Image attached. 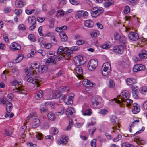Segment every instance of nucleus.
<instances>
[{"instance_id":"1","label":"nucleus","mask_w":147,"mask_h":147,"mask_svg":"<svg viewBox=\"0 0 147 147\" xmlns=\"http://www.w3.org/2000/svg\"><path fill=\"white\" fill-rule=\"evenodd\" d=\"M111 69L110 64L106 62L103 64L102 68V74L103 76H107L109 74Z\"/></svg>"},{"instance_id":"2","label":"nucleus","mask_w":147,"mask_h":147,"mask_svg":"<svg viewBox=\"0 0 147 147\" xmlns=\"http://www.w3.org/2000/svg\"><path fill=\"white\" fill-rule=\"evenodd\" d=\"M103 12L102 8L99 7H94L92 9L91 15L93 17H96Z\"/></svg>"},{"instance_id":"3","label":"nucleus","mask_w":147,"mask_h":147,"mask_svg":"<svg viewBox=\"0 0 147 147\" xmlns=\"http://www.w3.org/2000/svg\"><path fill=\"white\" fill-rule=\"evenodd\" d=\"M98 60L96 59H91L88 64V68L90 71H93L98 66Z\"/></svg>"},{"instance_id":"4","label":"nucleus","mask_w":147,"mask_h":147,"mask_svg":"<svg viewBox=\"0 0 147 147\" xmlns=\"http://www.w3.org/2000/svg\"><path fill=\"white\" fill-rule=\"evenodd\" d=\"M85 59L82 56H75L74 60L76 66H78L83 65L85 62Z\"/></svg>"},{"instance_id":"5","label":"nucleus","mask_w":147,"mask_h":147,"mask_svg":"<svg viewBox=\"0 0 147 147\" xmlns=\"http://www.w3.org/2000/svg\"><path fill=\"white\" fill-rule=\"evenodd\" d=\"M46 106L48 107L53 108L54 105L51 102H48L46 103L45 106L41 105L40 107V109L41 112H47L48 111V108H47Z\"/></svg>"},{"instance_id":"6","label":"nucleus","mask_w":147,"mask_h":147,"mask_svg":"<svg viewBox=\"0 0 147 147\" xmlns=\"http://www.w3.org/2000/svg\"><path fill=\"white\" fill-rule=\"evenodd\" d=\"M129 96V94L128 91L126 90L123 91L120 95L121 103L125 102V100L128 98Z\"/></svg>"},{"instance_id":"7","label":"nucleus","mask_w":147,"mask_h":147,"mask_svg":"<svg viewBox=\"0 0 147 147\" xmlns=\"http://www.w3.org/2000/svg\"><path fill=\"white\" fill-rule=\"evenodd\" d=\"M74 96V94L71 93L68 96L66 95V97L64 99V102L67 105L72 104L73 102V98Z\"/></svg>"},{"instance_id":"8","label":"nucleus","mask_w":147,"mask_h":147,"mask_svg":"<svg viewBox=\"0 0 147 147\" xmlns=\"http://www.w3.org/2000/svg\"><path fill=\"white\" fill-rule=\"evenodd\" d=\"M74 73L77 74L76 75L78 78L79 79L82 78L83 71L81 67L76 66V67L74 68Z\"/></svg>"},{"instance_id":"9","label":"nucleus","mask_w":147,"mask_h":147,"mask_svg":"<svg viewBox=\"0 0 147 147\" xmlns=\"http://www.w3.org/2000/svg\"><path fill=\"white\" fill-rule=\"evenodd\" d=\"M113 51L116 54H122L124 51V47L122 45L115 46L113 48Z\"/></svg>"},{"instance_id":"10","label":"nucleus","mask_w":147,"mask_h":147,"mask_svg":"<svg viewBox=\"0 0 147 147\" xmlns=\"http://www.w3.org/2000/svg\"><path fill=\"white\" fill-rule=\"evenodd\" d=\"M26 80H27L28 82L32 83L34 84L38 85L39 83V82L41 80V78L38 77H36L35 80H34L32 77H26Z\"/></svg>"},{"instance_id":"11","label":"nucleus","mask_w":147,"mask_h":147,"mask_svg":"<svg viewBox=\"0 0 147 147\" xmlns=\"http://www.w3.org/2000/svg\"><path fill=\"white\" fill-rule=\"evenodd\" d=\"M145 66L143 65L138 64L135 65L133 68V71L135 72H137L139 71H142L145 69Z\"/></svg>"},{"instance_id":"12","label":"nucleus","mask_w":147,"mask_h":147,"mask_svg":"<svg viewBox=\"0 0 147 147\" xmlns=\"http://www.w3.org/2000/svg\"><path fill=\"white\" fill-rule=\"evenodd\" d=\"M129 39L133 41H136L139 38L138 34L135 32H130L128 34Z\"/></svg>"},{"instance_id":"13","label":"nucleus","mask_w":147,"mask_h":147,"mask_svg":"<svg viewBox=\"0 0 147 147\" xmlns=\"http://www.w3.org/2000/svg\"><path fill=\"white\" fill-rule=\"evenodd\" d=\"M25 71L26 75V77H33L35 78L37 77L36 74L32 69H28L26 68L25 69Z\"/></svg>"},{"instance_id":"14","label":"nucleus","mask_w":147,"mask_h":147,"mask_svg":"<svg viewBox=\"0 0 147 147\" xmlns=\"http://www.w3.org/2000/svg\"><path fill=\"white\" fill-rule=\"evenodd\" d=\"M111 122L113 125H114L116 127L117 126L118 128L119 127L118 125V121L117 117L115 116H112L111 118Z\"/></svg>"},{"instance_id":"15","label":"nucleus","mask_w":147,"mask_h":147,"mask_svg":"<svg viewBox=\"0 0 147 147\" xmlns=\"http://www.w3.org/2000/svg\"><path fill=\"white\" fill-rule=\"evenodd\" d=\"M13 92L15 93H18L20 94H25L26 93V91L20 88V87H16V88L13 89Z\"/></svg>"},{"instance_id":"16","label":"nucleus","mask_w":147,"mask_h":147,"mask_svg":"<svg viewBox=\"0 0 147 147\" xmlns=\"http://www.w3.org/2000/svg\"><path fill=\"white\" fill-rule=\"evenodd\" d=\"M40 124V121L38 119L33 118L32 127L33 128L38 127Z\"/></svg>"},{"instance_id":"17","label":"nucleus","mask_w":147,"mask_h":147,"mask_svg":"<svg viewBox=\"0 0 147 147\" xmlns=\"http://www.w3.org/2000/svg\"><path fill=\"white\" fill-rule=\"evenodd\" d=\"M11 48L13 50L15 51L20 49L21 47L18 43L13 42L11 45Z\"/></svg>"},{"instance_id":"18","label":"nucleus","mask_w":147,"mask_h":147,"mask_svg":"<svg viewBox=\"0 0 147 147\" xmlns=\"http://www.w3.org/2000/svg\"><path fill=\"white\" fill-rule=\"evenodd\" d=\"M73 53V51L71 49H69V48L64 49L63 54L65 55V57H71V55Z\"/></svg>"},{"instance_id":"19","label":"nucleus","mask_w":147,"mask_h":147,"mask_svg":"<svg viewBox=\"0 0 147 147\" xmlns=\"http://www.w3.org/2000/svg\"><path fill=\"white\" fill-rule=\"evenodd\" d=\"M139 56L141 59L146 58H147V51L145 50H142L139 54Z\"/></svg>"},{"instance_id":"20","label":"nucleus","mask_w":147,"mask_h":147,"mask_svg":"<svg viewBox=\"0 0 147 147\" xmlns=\"http://www.w3.org/2000/svg\"><path fill=\"white\" fill-rule=\"evenodd\" d=\"M74 112V109L73 108L70 107L67 108L66 111V114L68 117H70Z\"/></svg>"},{"instance_id":"21","label":"nucleus","mask_w":147,"mask_h":147,"mask_svg":"<svg viewBox=\"0 0 147 147\" xmlns=\"http://www.w3.org/2000/svg\"><path fill=\"white\" fill-rule=\"evenodd\" d=\"M84 24L86 26L89 27H92L94 25L93 22L90 20H86L84 22Z\"/></svg>"},{"instance_id":"22","label":"nucleus","mask_w":147,"mask_h":147,"mask_svg":"<svg viewBox=\"0 0 147 147\" xmlns=\"http://www.w3.org/2000/svg\"><path fill=\"white\" fill-rule=\"evenodd\" d=\"M67 138H66L65 136H63L62 137H61L59 140V144H65L67 142Z\"/></svg>"},{"instance_id":"23","label":"nucleus","mask_w":147,"mask_h":147,"mask_svg":"<svg viewBox=\"0 0 147 147\" xmlns=\"http://www.w3.org/2000/svg\"><path fill=\"white\" fill-rule=\"evenodd\" d=\"M120 65L123 68H127L129 67L128 62L125 59H122L121 61Z\"/></svg>"},{"instance_id":"24","label":"nucleus","mask_w":147,"mask_h":147,"mask_svg":"<svg viewBox=\"0 0 147 147\" xmlns=\"http://www.w3.org/2000/svg\"><path fill=\"white\" fill-rule=\"evenodd\" d=\"M134 141L138 144L143 145L145 143V142L144 140H142L140 138L138 137L135 138Z\"/></svg>"},{"instance_id":"25","label":"nucleus","mask_w":147,"mask_h":147,"mask_svg":"<svg viewBox=\"0 0 147 147\" xmlns=\"http://www.w3.org/2000/svg\"><path fill=\"white\" fill-rule=\"evenodd\" d=\"M64 108L62 105H60L59 109H58V111L56 112V114L58 115L63 114L64 112Z\"/></svg>"},{"instance_id":"26","label":"nucleus","mask_w":147,"mask_h":147,"mask_svg":"<svg viewBox=\"0 0 147 147\" xmlns=\"http://www.w3.org/2000/svg\"><path fill=\"white\" fill-rule=\"evenodd\" d=\"M23 56L22 54H19L16 58L13 60V62L15 63H19L23 59Z\"/></svg>"},{"instance_id":"27","label":"nucleus","mask_w":147,"mask_h":147,"mask_svg":"<svg viewBox=\"0 0 147 147\" xmlns=\"http://www.w3.org/2000/svg\"><path fill=\"white\" fill-rule=\"evenodd\" d=\"M91 101L92 105L94 106H97L100 103L97 98L95 97L92 98Z\"/></svg>"},{"instance_id":"28","label":"nucleus","mask_w":147,"mask_h":147,"mask_svg":"<svg viewBox=\"0 0 147 147\" xmlns=\"http://www.w3.org/2000/svg\"><path fill=\"white\" fill-rule=\"evenodd\" d=\"M13 129L11 127H9L5 131V135L7 136H10L13 133Z\"/></svg>"},{"instance_id":"29","label":"nucleus","mask_w":147,"mask_h":147,"mask_svg":"<svg viewBox=\"0 0 147 147\" xmlns=\"http://www.w3.org/2000/svg\"><path fill=\"white\" fill-rule=\"evenodd\" d=\"M22 83L20 81H19L17 80H15L11 83L12 86H15L17 87L21 86Z\"/></svg>"},{"instance_id":"30","label":"nucleus","mask_w":147,"mask_h":147,"mask_svg":"<svg viewBox=\"0 0 147 147\" xmlns=\"http://www.w3.org/2000/svg\"><path fill=\"white\" fill-rule=\"evenodd\" d=\"M43 94V92L42 90H40L37 93L35 96L36 99L37 100H39L41 99L42 97Z\"/></svg>"},{"instance_id":"31","label":"nucleus","mask_w":147,"mask_h":147,"mask_svg":"<svg viewBox=\"0 0 147 147\" xmlns=\"http://www.w3.org/2000/svg\"><path fill=\"white\" fill-rule=\"evenodd\" d=\"M133 109H132V112L134 114H136L140 111V108L139 106L136 104H134Z\"/></svg>"},{"instance_id":"32","label":"nucleus","mask_w":147,"mask_h":147,"mask_svg":"<svg viewBox=\"0 0 147 147\" xmlns=\"http://www.w3.org/2000/svg\"><path fill=\"white\" fill-rule=\"evenodd\" d=\"M15 4L16 6L18 7H22L25 5L21 0H16Z\"/></svg>"},{"instance_id":"33","label":"nucleus","mask_w":147,"mask_h":147,"mask_svg":"<svg viewBox=\"0 0 147 147\" xmlns=\"http://www.w3.org/2000/svg\"><path fill=\"white\" fill-rule=\"evenodd\" d=\"M59 35L62 41L65 42L67 40L68 37L65 33H61Z\"/></svg>"},{"instance_id":"34","label":"nucleus","mask_w":147,"mask_h":147,"mask_svg":"<svg viewBox=\"0 0 147 147\" xmlns=\"http://www.w3.org/2000/svg\"><path fill=\"white\" fill-rule=\"evenodd\" d=\"M28 23L30 24H33L36 22L35 17L32 16H30L28 18Z\"/></svg>"},{"instance_id":"35","label":"nucleus","mask_w":147,"mask_h":147,"mask_svg":"<svg viewBox=\"0 0 147 147\" xmlns=\"http://www.w3.org/2000/svg\"><path fill=\"white\" fill-rule=\"evenodd\" d=\"M12 105L11 102H9L7 104L6 106V109L8 113H10L12 109Z\"/></svg>"},{"instance_id":"36","label":"nucleus","mask_w":147,"mask_h":147,"mask_svg":"<svg viewBox=\"0 0 147 147\" xmlns=\"http://www.w3.org/2000/svg\"><path fill=\"white\" fill-rule=\"evenodd\" d=\"M134 79L133 78H128L126 79L127 84L128 85L134 84Z\"/></svg>"},{"instance_id":"37","label":"nucleus","mask_w":147,"mask_h":147,"mask_svg":"<svg viewBox=\"0 0 147 147\" xmlns=\"http://www.w3.org/2000/svg\"><path fill=\"white\" fill-rule=\"evenodd\" d=\"M113 1H110L105 2L104 3V6L105 8H108L110 6L114 4Z\"/></svg>"},{"instance_id":"38","label":"nucleus","mask_w":147,"mask_h":147,"mask_svg":"<svg viewBox=\"0 0 147 147\" xmlns=\"http://www.w3.org/2000/svg\"><path fill=\"white\" fill-rule=\"evenodd\" d=\"M48 70V67L46 65L42 66L39 71L42 73H45Z\"/></svg>"},{"instance_id":"39","label":"nucleus","mask_w":147,"mask_h":147,"mask_svg":"<svg viewBox=\"0 0 147 147\" xmlns=\"http://www.w3.org/2000/svg\"><path fill=\"white\" fill-rule=\"evenodd\" d=\"M46 63H51L55 64L56 63V61L54 58H52V57H49L47 59Z\"/></svg>"},{"instance_id":"40","label":"nucleus","mask_w":147,"mask_h":147,"mask_svg":"<svg viewBox=\"0 0 147 147\" xmlns=\"http://www.w3.org/2000/svg\"><path fill=\"white\" fill-rule=\"evenodd\" d=\"M43 47L47 49L51 48L52 46V44L51 43H48L47 42H43L42 43Z\"/></svg>"},{"instance_id":"41","label":"nucleus","mask_w":147,"mask_h":147,"mask_svg":"<svg viewBox=\"0 0 147 147\" xmlns=\"http://www.w3.org/2000/svg\"><path fill=\"white\" fill-rule=\"evenodd\" d=\"M140 92L143 94H144L147 92V87L146 86H142L139 89Z\"/></svg>"},{"instance_id":"42","label":"nucleus","mask_w":147,"mask_h":147,"mask_svg":"<svg viewBox=\"0 0 147 147\" xmlns=\"http://www.w3.org/2000/svg\"><path fill=\"white\" fill-rule=\"evenodd\" d=\"M48 118L51 120H54L55 119V117L53 114L52 113H49L47 115Z\"/></svg>"},{"instance_id":"43","label":"nucleus","mask_w":147,"mask_h":147,"mask_svg":"<svg viewBox=\"0 0 147 147\" xmlns=\"http://www.w3.org/2000/svg\"><path fill=\"white\" fill-rule=\"evenodd\" d=\"M58 54H59V55L57 57V60L58 61H60L64 58H66L65 55H64L63 53Z\"/></svg>"},{"instance_id":"44","label":"nucleus","mask_w":147,"mask_h":147,"mask_svg":"<svg viewBox=\"0 0 147 147\" xmlns=\"http://www.w3.org/2000/svg\"><path fill=\"white\" fill-rule=\"evenodd\" d=\"M122 147H134V146L133 145L129 143L125 142L122 144Z\"/></svg>"},{"instance_id":"45","label":"nucleus","mask_w":147,"mask_h":147,"mask_svg":"<svg viewBox=\"0 0 147 147\" xmlns=\"http://www.w3.org/2000/svg\"><path fill=\"white\" fill-rule=\"evenodd\" d=\"M66 95L61 94L60 93L58 94L57 95V98H59L60 99H61V100H63L64 101V99L65 98L66 96Z\"/></svg>"},{"instance_id":"46","label":"nucleus","mask_w":147,"mask_h":147,"mask_svg":"<svg viewBox=\"0 0 147 147\" xmlns=\"http://www.w3.org/2000/svg\"><path fill=\"white\" fill-rule=\"evenodd\" d=\"M125 102L126 103L127 106H129L131 103H132L133 101L131 99L127 98V99H126L125 100Z\"/></svg>"},{"instance_id":"47","label":"nucleus","mask_w":147,"mask_h":147,"mask_svg":"<svg viewBox=\"0 0 147 147\" xmlns=\"http://www.w3.org/2000/svg\"><path fill=\"white\" fill-rule=\"evenodd\" d=\"M117 103L119 104L121 103L120 100H117L116 99H114L113 100H111L110 102V104L111 105H113L115 103Z\"/></svg>"},{"instance_id":"48","label":"nucleus","mask_w":147,"mask_h":147,"mask_svg":"<svg viewBox=\"0 0 147 147\" xmlns=\"http://www.w3.org/2000/svg\"><path fill=\"white\" fill-rule=\"evenodd\" d=\"M64 49H63V47L62 46H60L59 47L57 51V54L63 53Z\"/></svg>"},{"instance_id":"49","label":"nucleus","mask_w":147,"mask_h":147,"mask_svg":"<svg viewBox=\"0 0 147 147\" xmlns=\"http://www.w3.org/2000/svg\"><path fill=\"white\" fill-rule=\"evenodd\" d=\"M26 127L25 125H23L22 126L20 129V132L22 134H24L26 130Z\"/></svg>"},{"instance_id":"50","label":"nucleus","mask_w":147,"mask_h":147,"mask_svg":"<svg viewBox=\"0 0 147 147\" xmlns=\"http://www.w3.org/2000/svg\"><path fill=\"white\" fill-rule=\"evenodd\" d=\"M28 37L29 39L31 41L34 42L36 41V39L34 38V36L32 34L29 35Z\"/></svg>"},{"instance_id":"51","label":"nucleus","mask_w":147,"mask_h":147,"mask_svg":"<svg viewBox=\"0 0 147 147\" xmlns=\"http://www.w3.org/2000/svg\"><path fill=\"white\" fill-rule=\"evenodd\" d=\"M121 135L120 134H119L117 135V137L113 139V140L114 142L118 141L121 138Z\"/></svg>"},{"instance_id":"52","label":"nucleus","mask_w":147,"mask_h":147,"mask_svg":"<svg viewBox=\"0 0 147 147\" xmlns=\"http://www.w3.org/2000/svg\"><path fill=\"white\" fill-rule=\"evenodd\" d=\"M130 11V9L129 7L126 6L125 7L124 12L125 14H127Z\"/></svg>"},{"instance_id":"53","label":"nucleus","mask_w":147,"mask_h":147,"mask_svg":"<svg viewBox=\"0 0 147 147\" xmlns=\"http://www.w3.org/2000/svg\"><path fill=\"white\" fill-rule=\"evenodd\" d=\"M109 87L111 88H113L115 86V83L112 80H109Z\"/></svg>"},{"instance_id":"54","label":"nucleus","mask_w":147,"mask_h":147,"mask_svg":"<svg viewBox=\"0 0 147 147\" xmlns=\"http://www.w3.org/2000/svg\"><path fill=\"white\" fill-rule=\"evenodd\" d=\"M85 41L83 40H79L76 42V44L78 45L83 44L84 43Z\"/></svg>"},{"instance_id":"55","label":"nucleus","mask_w":147,"mask_h":147,"mask_svg":"<svg viewBox=\"0 0 147 147\" xmlns=\"http://www.w3.org/2000/svg\"><path fill=\"white\" fill-rule=\"evenodd\" d=\"M96 140L95 139H93L91 142V145L92 147H96Z\"/></svg>"},{"instance_id":"56","label":"nucleus","mask_w":147,"mask_h":147,"mask_svg":"<svg viewBox=\"0 0 147 147\" xmlns=\"http://www.w3.org/2000/svg\"><path fill=\"white\" fill-rule=\"evenodd\" d=\"M42 134L41 133L38 132L37 133L36 136L39 140H41L42 139Z\"/></svg>"},{"instance_id":"57","label":"nucleus","mask_w":147,"mask_h":147,"mask_svg":"<svg viewBox=\"0 0 147 147\" xmlns=\"http://www.w3.org/2000/svg\"><path fill=\"white\" fill-rule=\"evenodd\" d=\"M94 120H92L91 123H90L88 124V126L90 127V126H93L96 123V121L95 120L93 119Z\"/></svg>"},{"instance_id":"58","label":"nucleus","mask_w":147,"mask_h":147,"mask_svg":"<svg viewBox=\"0 0 147 147\" xmlns=\"http://www.w3.org/2000/svg\"><path fill=\"white\" fill-rule=\"evenodd\" d=\"M22 12V10L19 9H16L14 11L15 13L17 15H19Z\"/></svg>"},{"instance_id":"59","label":"nucleus","mask_w":147,"mask_h":147,"mask_svg":"<svg viewBox=\"0 0 147 147\" xmlns=\"http://www.w3.org/2000/svg\"><path fill=\"white\" fill-rule=\"evenodd\" d=\"M91 110H86L85 111V112L83 113V115H91Z\"/></svg>"},{"instance_id":"60","label":"nucleus","mask_w":147,"mask_h":147,"mask_svg":"<svg viewBox=\"0 0 147 147\" xmlns=\"http://www.w3.org/2000/svg\"><path fill=\"white\" fill-rule=\"evenodd\" d=\"M121 37L119 34L117 33H115L114 34V39L115 40L119 41Z\"/></svg>"},{"instance_id":"61","label":"nucleus","mask_w":147,"mask_h":147,"mask_svg":"<svg viewBox=\"0 0 147 147\" xmlns=\"http://www.w3.org/2000/svg\"><path fill=\"white\" fill-rule=\"evenodd\" d=\"M80 13L81 14V16H82L84 17H85L86 16H88V12L84 11H80Z\"/></svg>"},{"instance_id":"62","label":"nucleus","mask_w":147,"mask_h":147,"mask_svg":"<svg viewBox=\"0 0 147 147\" xmlns=\"http://www.w3.org/2000/svg\"><path fill=\"white\" fill-rule=\"evenodd\" d=\"M35 53L34 51L33 50H31V53L28 54V57L29 58L32 57Z\"/></svg>"},{"instance_id":"63","label":"nucleus","mask_w":147,"mask_h":147,"mask_svg":"<svg viewBox=\"0 0 147 147\" xmlns=\"http://www.w3.org/2000/svg\"><path fill=\"white\" fill-rule=\"evenodd\" d=\"M52 42L55 45H56L57 43V41L56 40L55 36H52L51 39Z\"/></svg>"},{"instance_id":"64","label":"nucleus","mask_w":147,"mask_h":147,"mask_svg":"<svg viewBox=\"0 0 147 147\" xmlns=\"http://www.w3.org/2000/svg\"><path fill=\"white\" fill-rule=\"evenodd\" d=\"M37 52L41 54L42 56H44L45 55L46 53L45 51L42 50H39L37 51Z\"/></svg>"}]
</instances>
